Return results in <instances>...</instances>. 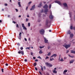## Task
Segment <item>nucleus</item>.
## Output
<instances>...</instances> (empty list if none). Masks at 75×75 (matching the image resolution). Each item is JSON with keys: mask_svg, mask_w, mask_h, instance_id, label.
<instances>
[{"mask_svg": "<svg viewBox=\"0 0 75 75\" xmlns=\"http://www.w3.org/2000/svg\"><path fill=\"white\" fill-rule=\"evenodd\" d=\"M45 64L47 67H52V65L48 62H46Z\"/></svg>", "mask_w": 75, "mask_h": 75, "instance_id": "f257e3e1", "label": "nucleus"}, {"mask_svg": "<svg viewBox=\"0 0 75 75\" xmlns=\"http://www.w3.org/2000/svg\"><path fill=\"white\" fill-rule=\"evenodd\" d=\"M64 47L67 50L68 48H69L71 47V44L64 45Z\"/></svg>", "mask_w": 75, "mask_h": 75, "instance_id": "f03ea898", "label": "nucleus"}, {"mask_svg": "<svg viewBox=\"0 0 75 75\" xmlns=\"http://www.w3.org/2000/svg\"><path fill=\"white\" fill-rule=\"evenodd\" d=\"M44 33H45V31H44V30L43 29H41L40 31V33L41 34L44 35Z\"/></svg>", "mask_w": 75, "mask_h": 75, "instance_id": "7ed1b4c3", "label": "nucleus"}, {"mask_svg": "<svg viewBox=\"0 0 75 75\" xmlns=\"http://www.w3.org/2000/svg\"><path fill=\"white\" fill-rule=\"evenodd\" d=\"M51 21H50L49 20H47L46 21V25H47L48 23H50V24H51Z\"/></svg>", "mask_w": 75, "mask_h": 75, "instance_id": "20e7f679", "label": "nucleus"}, {"mask_svg": "<svg viewBox=\"0 0 75 75\" xmlns=\"http://www.w3.org/2000/svg\"><path fill=\"white\" fill-rule=\"evenodd\" d=\"M18 54H21L23 55H24V51H20V50H19L18 52Z\"/></svg>", "mask_w": 75, "mask_h": 75, "instance_id": "39448f33", "label": "nucleus"}, {"mask_svg": "<svg viewBox=\"0 0 75 75\" xmlns=\"http://www.w3.org/2000/svg\"><path fill=\"white\" fill-rule=\"evenodd\" d=\"M22 27L23 28V30H27V28L25 27L24 26V25L23 23L22 24Z\"/></svg>", "mask_w": 75, "mask_h": 75, "instance_id": "423d86ee", "label": "nucleus"}, {"mask_svg": "<svg viewBox=\"0 0 75 75\" xmlns=\"http://www.w3.org/2000/svg\"><path fill=\"white\" fill-rule=\"evenodd\" d=\"M55 2L56 3H57L58 4H59V5H61V2L59 1L56 0L55 1Z\"/></svg>", "mask_w": 75, "mask_h": 75, "instance_id": "0eeeda50", "label": "nucleus"}, {"mask_svg": "<svg viewBox=\"0 0 75 75\" xmlns=\"http://www.w3.org/2000/svg\"><path fill=\"white\" fill-rule=\"evenodd\" d=\"M57 56V54H53L52 56H51L50 57V58H52V57H54V58H55V57H56Z\"/></svg>", "mask_w": 75, "mask_h": 75, "instance_id": "6e6552de", "label": "nucleus"}, {"mask_svg": "<svg viewBox=\"0 0 75 75\" xmlns=\"http://www.w3.org/2000/svg\"><path fill=\"white\" fill-rule=\"evenodd\" d=\"M35 5H33L32 7V8H30V10H34V8H35Z\"/></svg>", "mask_w": 75, "mask_h": 75, "instance_id": "1a4fd4ad", "label": "nucleus"}, {"mask_svg": "<svg viewBox=\"0 0 75 75\" xmlns=\"http://www.w3.org/2000/svg\"><path fill=\"white\" fill-rule=\"evenodd\" d=\"M74 37V34L71 33L70 34V38H73Z\"/></svg>", "mask_w": 75, "mask_h": 75, "instance_id": "9d476101", "label": "nucleus"}, {"mask_svg": "<svg viewBox=\"0 0 75 75\" xmlns=\"http://www.w3.org/2000/svg\"><path fill=\"white\" fill-rule=\"evenodd\" d=\"M43 8L47 9L48 8V5H47V4H45V6L43 7Z\"/></svg>", "mask_w": 75, "mask_h": 75, "instance_id": "9b49d317", "label": "nucleus"}, {"mask_svg": "<svg viewBox=\"0 0 75 75\" xmlns=\"http://www.w3.org/2000/svg\"><path fill=\"white\" fill-rule=\"evenodd\" d=\"M71 34V30H69L67 31V34Z\"/></svg>", "mask_w": 75, "mask_h": 75, "instance_id": "f8f14e48", "label": "nucleus"}, {"mask_svg": "<svg viewBox=\"0 0 75 75\" xmlns=\"http://www.w3.org/2000/svg\"><path fill=\"white\" fill-rule=\"evenodd\" d=\"M44 41H45V43H47L48 41V40L46 39L45 38H44Z\"/></svg>", "mask_w": 75, "mask_h": 75, "instance_id": "ddd939ff", "label": "nucleus"}, {"mask_svg": "<svg viewBox=\"0 0 75 75\" xmlns=\"http://www.w3.org/2000/svg\"><path fill=\"white\" fill-rule=\"evenodd\" d=\"M63 5L64 6V7H68V6L67 5V4L66 3H64L63 4Z\"/></svg>", "mask_w": 75, "mask_h": 75, "instance_id": "4468645a", "label": "nucleus"}, {"mask_svg": "<svg viewBox=\"0 0 75 75\" xmlns=\"http://www.w3.org/2000/svg\"><path fill=\"white\" fill-rule=\"evenodd\" d=\"M49 18L50 19L52 20V19L53 18V16H52V15H50V16H49Z\"/></svg>", "mask_w": 75, "mask_h": 75, "instance_id": "2eb2a0df", "label": "nucleus"}, {"mask_svg": "<svg viewBox=\"0 0 75 75\" xmlns=\"http://www.w3.org/2000/svg\"><path fill=\"white\" fill-rule=\"evenodd\" d=\"M75 61V60L74 59H73L72 60H71L70 62V64H72V63H73Z\"/></svg>", "mask_w": 75, "mask_h": 75, "instance_id": "dca6fc26", "label": "nucleus"}, {"mask_svg": "<svg viewBox=\"0 0 75 75\" xmlns=\"http://www.w3.org/2000/svg\"><path fill=\"white\" fill-rule=\"evenodd\" d=\"M42 2H40L39 4V5L38 6V7H41L42 6Z\"/></svg>", "mask_w": 75, "mask_h": 75, "instance_id": "f3484780", "label": "nucleus"}, {"mask_svg": "<svg viewBox=\"0 0 75 75\" xmlns=\"http://www.w3.org/2000/svg\"><path fill=\"white\" fill-rule=\"evenodd\" d=\"M18 3L19 6L20 7H21V2H18Z\"/></svg>", "mask_w": 75, "mask_h": 75, "instance_id": "a211bd4d", "label": "nucleus"}, {"mask_svg": "<svg viewBox=\"0 0 75 75\" xmlns=\"http://www.w3.org/2000/svg\"><path fill=\"white\" fill-rule=\"evenodd\" d=\"M48 9H45L44 11L45 13H47V12H48Z\"/></svg>", "mask_w": 75, "mask_h": 75, "instance_id": "6ab92c4d", "label": "nucleus"}, {"mask_svg": "<svg viewBox=\"0 0 75 75\" xmlns=\"http://www.w3.org/2000/svg\"><path fill=\"white\" fill-rule=\"evenodd\" d=\"M68 71V70H64V71L63 72V74H65L66 72H67V71Z\"/></svg>", "mask_w": 75, "mask_h": 75, "instance_id": "aec40b11", "label": "nucleus"}, {"mask_svg": "<svg viewBox=\"0 0 75 75\" xmlns=\"http://www.w3.org/2000/svg\"><path fill=\"white\" fill-rule=\"evenodd\" d=\"M71 53H72V54H75V51L74 50H71Z\"/></svg>", "mask_w": 75, "mask_h": 75, "instance_id": "412c9836", "label": "nucleus"}, {"mask_svg": "<svg viewBox=\"0 0 75 75\" xmlns=\"http://www.w3.org/2000/svg\"><path fill=\"white\" fill-rule=\"evenodd\" d=\"M54 60V58H50V61H52Z\"/></svg>", "mask_w": 75, "mask_h": 75, "instance_id": "4be33fe9", "label": "nucleus"}, {"mask_svg": "<svg viewBox=\"0 0 75 75\" xmlns=\"http://www.w3.org/2000/svg\"><path fill=\"white\" fill-rule=\"evenodd\" d=\"M44 47H45V46H43L42 47L41 46H40L39 47V48H40V49H42V48H44Z\"/></svg>", "mask_w": 75, "mask_h": 75, "instance_id": "5701e85b", "label": "nucleus"}, {"mask_svg": "<svg viewBox=\"0 0 75 75\" xmlns=\"http://www.w3.org/2000/svg\"><path fill=\"white\" fill-rule=\"evenodd\" d=\"M40 67H41V70H42V71H44L43 67H42V66H40Z\"/></svg>", "mask_w": 75, "mask_h": 75, "instance_id": "b1692460", "label": "nucleus"}, {"mask_svg": "<svg viewBox=\"0 0 75 75\" xmlns=\"http://www.w3.org/2000/svg\"><path fill=\"white\" fill-rule=\"evenodd\" d=\"M53 73H55V74H57V71H55V70H54L53 71Z\"/></svg>", "mask_w": 75, "mask_h": 75, "instance_id": "393cba45", "label": "nucleus"}, {"mask_svg": "<svg viewBox=\"0 0 75 75\" xmlns=\"http://www.w3.org/2000/svg\"><path fill=\"white\" fill-rule=\"evenodd\" d=\"M51 55V52H50L48 53V54H47V56H50V55Z\"/></svg>", "mask_w": 75, "mask_h": 75, "instance_id": "a878e982", "label": "nucleus"}, {"mask_svg": "<svg viewBox=\"0 0 75 75\" xmlns=\"http://www.w3.org/2000/svg\"><path fill=\"white\" fill-rule=\"evenodd\" d=\"M39 53L40 54H42V50L40 51L39 52Z\"/></svg>", "mask_w": 75, "mask_h": 75, "instance_id": "bb28decb", "label": "nucleus"}, {"mask_svg": "<svg viewBox=\"0 0 75 75\" xmlns=\"http://www.w3.org/2000/svg\"><path fill=\"white\" fill-rule=\"evenodd\" d=\"M49 8L50 9L51 8V4H50L49 5Z\"/></svg>", "mask_w": 75, "mask_h": 75, "instance_id": "cd10ccee", "label": "nucleus"}, {"mask_svg": "<svg viewBox=\"0 0 75 75\" xmlns=\"http://www.w3.org/2000/svg\"><path fill=\"white\" fill-rule=\"evenodd\" d=\"M47 59H49V57L48 56H46V58L45 59V60Z\"/></svg>", "mask_w": 75, "mask_h": 75, "instance_id": "c85d7f7f", "label": "nucleus"}, {"mask_svg": "<svg viewBox=\"0 0 75 75\" xmlns=\"http://www.w3.org/2000/svg\"><path fill=\"white\" fill-rule=\"evenodd\" d=\"M73 29V26H71L70 27V29L72 30Z\"/></svg>", "mask_w": 75, "mask_h": 75, "instance_id": "c756f323", "label": "nucleus"}, {"mask_svg": "<svg viewBox=\"0 0 75 75\" xmlns=\"http://www.w3.org/2000/svg\"><path fill=\"white\" fill-rule=\"evenodd\" d=\"M37 65V63H36V62H35L34 63V66L35 67V66H36Z\"/></svg>", "mask_w": 75, "mask_h": 75, "instance_id": "7c9ffc66", "label": "nucleus"}, {"mask_svg": "<svg viewBox=\"0 0 75 75\" xmlns=\"http://www.w3.org/2000/svg\"><path fill=\"white\" fill-rule=\"evenodd\" d=\"M16 27H17V28H19V26H18V24H16Z\"/></svg>", "mask_w": 75, "mask_h": 75, "instance_id": "2f4dec72", "label": "nucleus"}, {"mask_svg": "<svg viewBox=\"0 0 75 75\" xmlns=\"http://www.w3.org/2000/svg\"><path fill=\"white\" fill-rule=\"evenodd\" d=\"M60 61H64V60H63V59L62 58H61V59L60 60Z\"/></svg>", "mask_w": 75, "mask_h": 75, "instance_id": "473e14b6", "label": "nucleus"}, {"mask_svg": "<svg viewBox=\"0 0 75 75\" xmlns=\"http://www.w3.org/2000/svg\"><path fill=\"white\" fill-rule=\"evenodd\" d=\"M20 49L21 50H23V47H21L20 48Z\"/></svg>", "mask_w": 75, "mask_h": 75, "instance_id": "72a5a7b5", "label": "nucleus"}, {"mask_svg": "<svg viewBox=\"0 0 75 75\" xmlns=\"http://www.w3.org/2000/svg\"><path fill=\"white\" fill-rule=\"evenodd\" d=\"M28 26H29V27H30V23H28Z\"/></svg>", "mask_w": 75, "mask_h": 75, "instance_id": "f704fd0d", "label": "nucleus"}, {"mask_svg": "<svg viewBox=\"0 0 75 75\" xmlns=\"http://www.w3.org/2000/svg\"><path fill=\"white\" fill-rule=\"evenodd\" d=\"M28 50H30V47L26 48V50H28Z\"/></svg>", "mask_w": 75, "mask_h": 75, "instance_id": "c9c22d12", "label": "nucleus"}, {"mask_svg": "<svg viewBox=\"0 0 75 75\" xmlns=\"http://www.w3.org/2000/svg\"><path fill=\"white\" fill-rule=\"evenodd\" d=\"M4 70V69H1V71H2V72H4V71H3Z\"/></svg>", "mask_w": 75, "mask_h": 75, "instance_id": "e433bc0d", "label": "nucleus"}, {"mask_svg": "<svg viewBox=\"0 0 75 75\" xmlns=\"http://www.w3.org/2000/svg\"><path fill=\"white\" fill-rule=\"evenodd\" d=\"M35 69L36 71H37V70H38V69L36 67L35 68Z\"/></svg>", "mask_w": 75, "mask_h": 75, "instance_id": "4c0bfd02", "label": "nucleus"}, {"mask_svg": "<svg viewBox=\"0 0 75 75\" xmlns=\"http://www.w3.org/2000/svg\"><path fill=\"white\" fill-rule=\"evenodd\" d=\"M44 11V10L42 9V10L41 11V13H43Z\"/></svg>", "mask_w": 75, "mask_h": 75, "instance_id": "58836bf2", "label": "nucleus"}, {"mask_svg": "<svg viewBox=\"0 0 75 75\" xmlns=\"http://www.w3.org/2000/svg\"><path fill=\"white\" fill-rule=\"evenodd\" d=\"M17 45H18V46H20V44L19 43H18L17 44Z\"/></svg>", "mask_w": 75, "mask_h": 75, "instance_id": "ea45409f", "label": "nucleus"}, {"mask_svg": "<svg viewBox=\"0 0 75 75\" xmlns=\"http://www.w3.org/2000/svg\"><path fill=\"white\" fill-rule=\"evenodd\" d=\"M30 54H31V55H33V53L32 52H31L30 53Z\"/></svg>", "mask_w": 75, "mask_h": 75, "instance_id": "a19ab883", "label": "nucleus"}, {"mask_svg": "<svg viewBox=\"0 0 75 75\" xmlns=\"http://www.w3.org/2000/svg\"><path fill=\"white\" fill-rule=\"evenodd\" d=\"M60 58H61V55H60V56L59 57V61H60Z\"/></svg>", "mask_w": 75, "mask_h": 75, "instance_id": "79ce46f5", "label": "nucleus"}, {"mask_svg": "<svg viewBox=\"0 0 75 75\" xmlns=\"http://www.w3.org/2000/svg\"><path fill=\"white\" fill-rule=\"evenodd\" d=\"M12 23H14V24H16V22L14 21H12Z\"/></svg>", "mask_w": 75, "mask_h": 75, "instance_id": "37998d69", "label": "nucleus"}, {"mask_svg": "<svg viewBox=\"0 0 75 75\" xmlns=\"http://www.w3.org/2000/svg\"><path fill=\"white\" fill-rule=\"evenodd\" d=\"M38 16L39 17H40L41 16V14L40 13L38 14Z\"/></svg>", "mask_w": 75, "mask_h": 75, "instance_id": "c03bdc74", "label": "nucleus"}, {"mask_svg": "<svg viewBox=\"0 0 75 75\" xmlns=\"http://www.w3.org/2000/svg\"><path fill=\"white\" fill-rule=\"evenodd\" d=\"M38 59H36V60H35V62H37V61H38Z\"/></svg>", "mask_w": 75, "mask_h": 75, "instance_id": "a18cd8bd", "label": "nucleus"}, {"mask_svg": "<svg viewBox=\"0 0 75 75\" xmlns=\"http://www.w3.org/2000/svg\"><path fill=\"white\" fill-rule=\"evenodd\" d=\"M38 58H39L40 59H41V57L40 56H39Z\"/></svg>", "mask_w": 75, "mask_h": 75, "instance_id": "49530a36", "label": "nucleus"}, {"mask_svg": "<svg viewBox=\"0 0 75 75\" xmlns=\"http://www.w3.org/2000/svg\"><path fill=\"white\" fill-rule=\"evenodd\" d=\"M39 72L40 74V75H42V73L40 72V71H39Z\"/></svg>", "mask_w": 75, "mask_h": 75, "instance_id": "de8ad7c7", "label": "nucleus"}, {"mask_svg": "<svg viewBox=\"0 0 75 75\" xmlns=\"http://www.w3.org/2000/svg\"><path fill=\"white\" fill-rule=\"evenodd\" d=\"M68 52H69V50H67V52H66V53H68Z\"/></svg>", "mask_w": 75, "mask_h": 75, "instance_id": "09e8293b", "label": "nucleus"}, {"mask_svg": "<svg viewBox=\"0 0 75 75\" xmlns=\"http://www.w3.org/2000/svg\"><path fill=\"white\" fill-rule=\"evenodd\" d=\"M8 64H7V63H6V64H5V65H6V66H8Z\"/></svg>", "mask_w": 75, "mask_h": 75, "instance_id": "8fccbe9b", "label": "nucleus"}, {"mask_svg": "<svg viewBox=\"0 0 75 75\" xmlns=\"http://www.w3.org/2000/svg\"><path fill=\"white\" fill-rule=\"evenodd\" d=\"M4 5H5V6H7V4H5Z\"/></svg>", "mask_w": 75, "mask_h": 75, "instance_id": "3c124183", "label": "nucleus"}, {"mask_svg": "<svg viewBox=\"0 0 75 75\" xmlns=\"http://www.w3.org/2000/svg\"><path fill=\"white\" fill-rule=\"evenodd\" d=\"M16 12H18V9H16Z\"/></svg>", "mask_w": 75, "mask_h": 75, "instance_id": "603ef678", "label": "nucleus"}, {"mask_svg": "<svg viewBox=\"0 0 75 75\" xmlns=\"http://www.w3.org/2000/svg\"><path fill=\"white\" fill-rule=\"evenodd\" d=\"M73 29L74 30H75V27H73Z\"/></svg>", "mask_w": 75, "mask_h": 75, "instance_id": "864d4df0", "label": "nucleus"}, {"mask_svg": "<svg viewBox=\"0 0 75 75\" xmlns=\"http://www.w3.org/2000/svg\"><path fill=\"white\" fill-rule=\"evenodd\" d=\"M24 61L25 62H27V59H25Z\"/></svg>", "mask_w": 75, "mask_h": 75, "instance_id": "5fc2aeb1", "label": "nucleus"}, {"mask_svg": "<svg viewBox=\"0 0 75 75\" xmlns=\"http://www.w3.org/2000/svg\"><path fill=\"white\" fill-rule=\"evenodd\" d=\"M26 22H27V21H28V19H26Z\"/></svg>", "mask_w": 75, "mask_h": 75, "instance_id": "6e6d98bb", "label": "nucleus"}, {"mask_svg": "<svg viewBox=\"0 0 75 75\" xmlns=\"http://www.w3.org/2000/svg\"><path fill=\"white\" fill-rule=\"evenodd\" d=\"M25 41H27V39H26V38H25Z\"/></svg>", "mask_w": 75, "mask_h": 75, "instance_id": "4d7b16f0", "label": "nucleus"}, {"mask_svg": "<svg viewBox=\"0 0 75 75\" xmlns=\"http://www.w3.org/2000/svg\"><path fill=\"white\" fill-rule=\"evenodd\" d=\"M27 9H28V6H27L26 8V10H27Z\"/></svg>", "mask_w": 75, "mask_h": 75, "instance_id": "13d9d810", "label": "nucleus"}, {"mask_svg": "<svg viewBox=\"0 0 75 75\" xmlns=\"http://www.w3.org/2000/svg\"><path fill=\"white\" fill-rule=\"evenodd\" d=\"M32 2L31 1H30L29 2L28 4H31V3Z\"/></svg>", "mask_w": 75, "mask_h": 75, "instance_id": "bf43d9fd", "label": "nucleus"}, {"mask_svg": "<svg viewBox=\"0 0 75 75\" xmlns=\"http://www.w3.org/2000/svg\"><path fill=\"white\" fill-rule=\"evenodd\" d=\"M33 59H35V57H33Z\"/></svg>", "mask_w": 75, "mask_h": 75, "instance_id": "052dcab7", "label": "nucleus"}, {"mask_svg": "<svg viewBox=\"0 0 75 75\" xmlns=\"http://www.w3.org/2000/svg\"><path fill=\"white\" fill-rule=\"evenodd\" d=\"M43 68H44V69H45V66L43 67Z\"/></svg>", "mask_w": 75, "mask_h": 75, "instance_id": "680f3d73", "label": "nucleus"}, {"mask_svg": "<svg viewBox=\"0 0 75 75\" xmlns=\"http://www.w3.org/2000/svg\"><path fill=\"white\" fill-rule=\"evenodd\" d=\"M28 40H29V41H31V39H30V38H29L28 39Z\"/></svg>", "mask_w": 75, "mask_h": 75, "instance_id": "e2e57ef3", "label": "nucleus"}, {"mask_svg": "<svg viewBox=\"0 0 75 75\" xmlns=\"http://www.w3.org/2000/svg\"><path fill=\"white\" fill-rule=\"evenodd\" d=\"M68 55H69V57H71V56L69 54Z\"/></svg>", "mask_w": 75, "mask_h": 75, "instance_id": "0e129e2a", "label": "nucleus"}, {"mask_svg": "<svg viewBox=\"0 0 75 75\" xmlns=\"http://www.w3.org/2000/svg\"><path fill=\"white\" fill-rule=\"evenodd\" d=\"M10 17V15L8 16V18Z\"/></svg>", "mask_w": 75, "mask_h": 75, "instance_id": "69168bd1", "label": "nucleus"}, {"mask_svg": "<svg viewBox=\"0 0 75 75\" xmlns=\"http://www.w3.org/2000/svg\"><path fill=\"white\" fill-rule=\"evenodd\" d=\"M21 32H20V33L19 34V35H21Z\"/></svg>", "mask_w": 75, "mask_h": 75, "instance_id": "338daca9", "label": "nucleus"}, {"mask_svg": "<svg viewBox=\"0 0 75 75\" xmlns=\"http://www.w3.org/2000/svg\"><path fill=\"white\" fill-rule=\"evenodd\" d=\"M49 32H51V30H49Z\"/></svg>", "mask_w": 75, "mask_h": 75, "instance_id": "774afa93", "label": "nucleus"}]
</instances>
